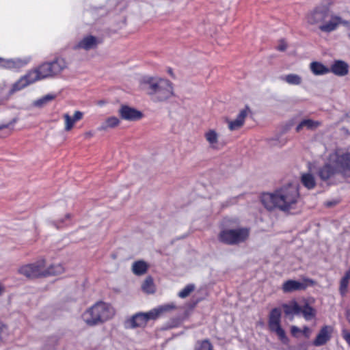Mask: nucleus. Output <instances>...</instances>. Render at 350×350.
Returning <instances> with one entry per match:
<instances>
[{"instance_id":"obj_1","label":"nucleus","mask_w":350,"mask_h":350,"mask_svg":"<svg viewBox=\"0 0 350 350\" xmlns=\"http://www.w3.org/2000/svg\"><path fill=\"white\" fill-rule=\"evenodd\" d=\"M333 4V0H322L310 14V23L319 24V29L323 33L333 32L340 25L350 28V21L343 19L338 14H329L330 8Z\"/></svg>"},{"instance_id":"obj_2","label":"nucleus","mask_w":350,"mask_h":350,"mask_svg":"<svg viewBox=\"0 0 350 350\" xmlns=\"http://www.w3.org/2000/svg\"><path fill=\"white\" fill-rule=\"evenodd\" d=\"M299 196L298 185L288 183L273 193L264 194L261 198V202L268 210L278 208L286 211L291 208L292 205L297 202Z\"/></svg>"},{"instance_id":"obj_3","label":"nucleus","mask_w":350,"mask_h":350,"mask_svg":"<svg viewBox=\"0 0 350 350\" xmlns=\"http://www.w3.org/2000/svg\"><path fill=\"white\" fill-rule=\"evenodd\" d=\"M140 87L154 103H163L174 96L173 83L167 79L144 76Z\"/></svg>"},{"instance_id":"obj_4","label":"nucleus","mask_w":350,"mask_h":350,"mask_svg":"<svg viewBox=\"0 0 350 350\" xmlns=\"http://www.w3.org/2000/svg\"><path fill=\"white\" fill-rule=\"evenodd\" d=\"M335 174H340L344 178L350 180V152L336 151L331 154L328 163L320 170L319 176L327 180Z\"/></svg>"},{"instance_id":"obj_5","label":"nucleus","mask_w":350,"mask_h":350,"mask_svg":"<svg viewBox=\"0 0 350 350\" xmlns=\"http://www.w3.org/2000/svg\"><path fill=\"white\" fill-rule=\"evenodd\" d=\"M250 229L247 227L227 228L221 229L217 234L219 243L226 245H239L250 237Z\"/></svg>"},{"instance_id":"obj_6","label":"nucleus","mask_w":350,"mask_h":350,"mask_svg":"<svg viewBox=\"0 0 350 350\" xmlns=\"http://www.w3.org/2000/svg\"><path fill=\"white\" fill-rule=\"evenodd\" d=\"M175 308L176 306L173 304H165L146 313H137L125 321L124 327L126 328H135L145 326L149 320H154L162 313L174 309Z\"/></svg>"},{"instance_id":"obj_7","label":"nucleus","mask_w":350,"mask_h":350,"mask_svg":"<svg viewBox=\"0 0 350 350\" xmlns=\"http://www.w3.org/2000/svg\"><path fill=\"white\" fill-rule=\"evenodd\" d=\"M87 325L94 326L107 321L109 317L108 306L103 302H98L89 308L83 315Z\"/></svg>"},{"instance_id":"obj_8","label":"nucleus","mask_w":350,"mask_h":350,"mask_svg":"<svg viewBox=\"0 0 350 350\" xmlns=\"http://www.w3.org/2000/svg\"><path fill=\"white\" fill-rule=\"evenodd\" d=\"M67 67L63 58L57 57L51 62H46L40 65L42 77H53L59 75Z\"/></svg>"},{"instance_id":"obj_9","label":"nucleus","mask_w":350,"mask_h":350,"mask_svg":"<svg viewBox=\"0 0 350 350\" xmlns=\"http://www.w3.org/2000/svg\"><path fill=\"white\" fill-rule=\"evenodd\" d=\"M45 78L46 77H42V74L41 73L40 66L36 70L30 71L27 75L22 77L16 83H14L10 92H15L16 91H19L27 87L28 85L31 84L38 80L43 79Z\"/></svg>"},{"instance_id":"obj_10","label":"nucleus","mask_w":350,"mask_h":350,"mask_svg":"<svg viewBox=\"0 0 350 350\" xmlns=\"http://www.w3.org/2000/svg\"><path fill=\"white\" fill-rule=\"evenodd\" d=\"M45 267V260L42 259L35 263L25 265L22 266L18 272L27 278H40L43 277V269Z\"/></svg>"},{"instance_id":"obj_11","label":"nucleus","mask_w":350,"mask_h":350,"mask_svg":"<svg viewBox=\"0 0 350 350\" xmlns=\"http://www.w3.org/2000/svg\"><path fill=\"white\" fill-rule=\"evenodd\" d=\"M118 114L121 119L130 122L138 121L144 117V113L141 111L127 105L120 106Z\"/></svg>"},{"instance_id":"obj_12","label":"nucleus","mask_w":350,"mask_h":350,"mask_svg":"<svg viewBox=\"0 0 350 350\" xmlns=\"http://www.w3.org/2000/svg\"><path fill=\"white\" fill-rule=\"evenodd\" d=\"M334 330V327L332 325L323 326L313 340L312 345L315 347L325 345L332 338Z\"/></svg>"},{"instance_id":"obj_13","label":"nucleus","mask_w":350,"mask_h":350,"mask_svg":"<svg viewBox=\"0 0 350 350\" xmlns=\"http://www.w3.org/2000/svg\"><path fill=\"white\" fill-rule=\"evenodd\" d=\"M286 316L301 314L306 318V302L303 306H299L295 300L288 304H283L282 306Z\"/></svg>"},{"instance_id":"obj_14","label":"nucleus","mask_w":350,"mask_h":350,"mask_svg":"<svg viewBox=\"0 0 350 350\" xmlns=\"http://www.w3.org/2000/svg\"><path fill=\"white\" fill-rule=\"evenodd\" d=\"M100 41L94 36H88L83 38L77 45L74 46L75 49H83L86 51L96 49Z\"/></svg>"},{"instance_id":"obj_15","label":"nucleus","mask_w":350,"mask_h":350,"mask_svg":"<svg viewBox=\"0 0 350 350\" xmlns=\"http://www.w3.org/2000/svg\"><path fill=\"white\" fill-rule=\"evenodd\" d=\"M349 66L342 60H335L329 68L331 72L339 77H344L349 73Z\"/></svg>"},{"instance_id":"obj_16","label":"nucleus","mask_w":350,"mask_h":350,"mask_svg":"<svg viewBox=\"0 0 350 350\" xmlns=\"http://www.w3.org/2000/svg\"><path fill=\"white\" fill-rule=\"evenodd\" d=\"M282 311L279 308H273L269 314L268 326L269 329L281 325Z\"/></svg>"},{"instance_id":"obj_17","label":"nucleus","mask_w":350,"mask_h":350,"mask_svg":"<svg viewBox=\"0 0 350 350\" xmlns=\"http://www.w3.org/2000/svg\"><path fill=\"white\" fill-rule=\"evenodd\" d=\"M248 107L245 109H242L238 114L237 118L234 120L229 122L228 128L231 131L237 130L241 128L245 122V119L247 115Z\"/></svg>"},{"instance_id":"obj_18","label":"nucleus","mask_w":350,"mask_h":350,"mask_svg":"<svg viewBox=\"0 0 350 350\" xmlns=\"http://www.w3.org/2000/svg\"><path fill=\"white\" fill-rule=\"evenodd\" d=\"M305 288L306 284L304 283L293 280L286 281L282 285L284 293H292L296 291L304 290Z\"/></svg>"},{"instance_id":"obj_19","label":"nucleus","mask_w":350,"mask_h":350,"mask_svg":"<svg viewBox=\"0 0 350 350\" xmlns=\"http://www.w3.org/2000/svg\"><path fill=\"white\" fill-rule=\"evenodd\" d=\"M25 64V62L21 59H3L0 57V67L3 68L12 69L20 68Z\"/></svg>"},{"instance_id":"obj_20","label":"nucleus","mask_w":350,"mask_h":350,"mask_svg":"<svg viewBox=\"0 0 350 350\" xmlns=\"http://www.w3.org/2000/svg\"><path fill=\"white\" fill-rule=\"evenodd\" d=\"M148 269V265L144 260H137L133 263L132 271L136 275L145 274Z\"/></svg>"},{"instance_id":"obj_21","label":"nucleus","mask_w":350,"mask_h":350,"mask_svg":"<svg viewBox=\"0 0 350 350\" xmlns=\"http://www.w3.org/2000/svg\"><path fill=\"white\" fill-rule=\"evenodd\" d=\"M310 69L315 75H323L330 72L329 68L319 62H313L310 64Z\"/></svg>"},{"instance_id":"obj_22","label":"nucleus","mask_w":350,"mask_h":350,"mask_svg":"<svg viewBox=\"0 0 350 350\" xmlns=\"http://www.w3.org/2000/svg\"><path fill=\"white\" fill-rule=\"evenodd\" d=\"M295 124V122L294 119L289 120L284 126H282L280 134L277 135L276 138L273 140L278 141L280 146L284 145L286 143L287 139H282V136L287 133L291 129V127L294 126Z\"/></svg>"},{"instance_id":"obj_23","label":"nucleus","mask_w":350,"mask_h":350,"mask_svg":"<svg viewBox=\"0 0 350 350\" xmlns=\"http://www.w3.org/2000/svg\"><path fill=\"white\" fill-rule=\"evenodd\" d=\"M295 124V122L294 119L289 120L284 126H282L280 134L277 135L276 138L273 140L278 141L280 146L284 145L286 143L287 139H282V136L287 133L291 129V127L294 126Z\"/></svg>"},{"instance_id":"obj_24","label":"nucleus","mask_w":350,"mask_h":350,"mask_svg":"<svg viewBox=\"0 0 350 350\" xmlns=\"http://www.w3.org/2000/svg\"><path fill=\"white\" fill-rule=\"evenodd\" d=\"M64 271V267L62 265H52L47 269H43L42 275L43 277H47L49 275H55L62 273Z\"/></svg>"},{"instance_id":"obj_25","label":"nucleus","mask_w":350,"mask_h":350,"mask_svg":"<svg viewBox=\"0 0 350 350\" xmlns=\"http://www.w3.org/2000/svg\"><path fill=\"white\" fill-rule=\"evenodd\" d=\"M57 97L56 94H46L40 98L34 100L33 103V105L38 108H42L47 105L49 102L53 100Z\"/></svg>"},{"instance_id":"obj_26","label":"nucleus","mask_w":350,"mask_h":350,"mask_svg":"<svg viewBox=\"0 0 350 350\" xmlns=\"http://www.w3.org/2000/svg\"><path fill=\"white\" fill-rule=\"evenodd\" d=\"M120 123V120L115 116H111L106 119V120L99 127L100 131H105L109 128H115Z\"/></svg>"},{"instance_id":"obj_27","label":"nucleus","mask_w":350,"mask_h":350,"mask_svg":"<svg viewBox=\"0 0 350 350\" xmlns=\"http://www.w3.org/2000/svg\"><path fill=\"white\" fill-rule=\"evenodd\" d=\"M271 332L275 333L278 339L281 341V342L284 345H288L289 342V339L286 334V332L281 327V325L273 327L269 329Z\"/></svg>"},{"instance_id":"obj_28","label":"nucleus","mask_w":350,"mask_h":350,"mask_svg":"<svg viewBox=\"0 0 350 350\" xmlns=\"http://www.w3.org/2000/svg\"><path fill=\"white\" fill-rule=\"evenodd\" d=\"M193 350H214V347L210 340L206 338L198 340Z\"/></svg>"},{"instance_id":"obj_29","label":"nucleus","mask_w":350,"mask_h":350,"mask_svg":"<svg viewBox=\"0 0 350 350\" xmlns=\"http://www.w3.org/2000/svg\"><path fill=\"white\" fill-rule=\"evenodd\" d=\"M142 288L144 292L148 294L154 293V282L151 276H148L146 278L142 285Z\"/></svg>"},{"instance_id":"obj_30","label":"nucleus","mask_w":350,"mask_h":350,"mask_svg":"<svg viewBox=\"0 0 350 350\" xmlns=\"http://www.w3.org/2000/svg\"><path fill=\"white\" fill-rule=\"evenodd\" d=\"M314 301V298L308 297V321L313 319H314L317 314V310L314 308L309 306Z\"/></svg>"},{"instance_id":"obj_31","label":"nucleus","mask_w":350,"mask_h":350,"mask_svg":"<svg viewBox=\"0 0 350 350\" xmlns=\"http://www.w3.org/2000/svg\"><path fill=\"white\" fill-rule=\"evenodd\" d=\"M284 79L288 83L292 85H298L301 81V77L299 75L295 74H290L285 76Z\"/></svg>"},{"instance_id":"obj_32","label":"nucleus","mask_w":350,"mask_h":350,"mask_svg":"<svg viewBox=\"0 0 350 350\" xmlns=\"http://www.w3.org/2000/svg\"><path fill=\"white\" fill-rule=\"evenodd\" d=\"M195 286L192 284L187 285L182 291L178 293V296L181 298H185L194 291Z\"/></svg>"},{"instance_id":"obj_33","label":"nucleus","mask_w":350,"mask_h":350,"mask_svg":"<svg viewBox=\"0 0 350 350\" xmlns=\"http://www.w3.org/2000/svg\"><path fill=\"white\" fill-rule=\"evenodd\" d=\"M205 137L206 140L211 144L217 142V134L213 130H211L208 132H207L205 135Z\"/></svg>"},{"instance_id":"obj_34","label":"nucleus","mask_w":350,"mask_h":350,"mask_svg":"<svg viewBox=\"0 0 350 350\" xmlns=\"http://www.w3.org/2000/svg\"><path fill=\"white\" fill-rule=\"evenodd\" d=\"M71 218V214L67 213L64 219L56 220V221H51V224L57 228V229H59L64 226V221L66 219H69Z\"/></svg>"},{"instance_id":"obj_35","label":"nucleus","mask_w":350,"mask_h":350,"mask_svg":"<svg viewBox=\"0 0 350 350\" xmlns=\"http://www.w3.org/2000/svg\"><path fill=\"white\" fill-rule=\"evenodd\" d=\"M349 285V280L341 278L340 282L339 291L340 295L343 297L347 292V287Z\"/></svg>"},{"instance_id":"obj_36","label":"nucleus","mask_w":350,"mask_h":350,"mask_svg":"<svg viewBox=\"0 0 350 350\" xmlns=\"http://www.w3.org/2000/svg\"><path fill=\"white\" fill-rule=\"evenodd\" d=\"M64 118L66 122L65 130L68 131L73 127L75 122L68 113H65L64 115Z\"/></svg>"},{"instance_id":"obj_37","label":"nucleus","mask_w":350,"mask_h":350,"mask_svg":"<svg viewBox=\"0 0 350 350\" xmlns=\"http://www.w3.org/2000/svg\"><path fill=\"white\" fill-rule=\"evenodd\" d=\"M302 333L304 335L306 336V326H304L302 329H299L295 325H293L291 327V333L293 336L297 337V334L299 333Z\"/></svg>"},{"instance_id":"obj_38","label":"nucleus","mask_w":350,"mask_h":350,"mask_svg":"<svg viewBox=\"0 0 350 350\" xmlns=\"http://www.w3.org/2000/svg\"><path fill=\"white\" fill-rule=\"evenodd\" d=\"M315 186V180L313 176L308 172V189H311Z\"/></svg>"},{"instance_id":"obj_39","label":"nucleus","mask_w":350,"mask_h":350,"mask_svg":"<svg viewBox=\"0 0 350 350\" xmlns=\"http://www.w3.org/2000/svg\"><path fill=\"white\" fill-rule=\"evenodd\" d=\"M319 124V123L318 122H315L310 119H308V121H307L308 129L316 128Z\"/></svg>"},{"instance_id":"obj_40","label":"nucleus","mask_w":350,"mask_h":350,"mask_svg":"<svg viewBox=\"0 0 350 350\" xmlns=\"http://www.w3.org/2000/svg\"><path fill=\"white\" fill-rule=\"evenodd\" d=\"M287 48V44L284 40H280L276 49L280 51H284Z\"/></svg>"},{"instance_id":"obj_41","label":"nucleus","mask_w":350,"mask_h":350,"mask_svg":"<svg viewBox=\"0 0 350 350\" xmlns=\"http://www.w3.org/2000/svg\"><path fill=\"white\" fill-rule=\"evenodd\" d=\"M306 126V118H304L301 120V122L297 124V126H296V131L297 132H299L300 130Z\"/></svg>"},{"instance_id":"obj_42","label":"nucleus","mask_w":350,"mask_h":350,"mask_svg":"<svg viewBox=\"0 0 350 350\" xmlns=\"http://www.w3.org/2000/svg\"><path fill=\"white\" fill-rule=\"evenodd\" d=\"M83 115V114L82 112H81L79 111H76L75 112V114H74V116H73L72 119L74 120L75 122L79 121L81 119H82Z\"/></svg>"},{"instance_id":"obj_43","label":"nucleus","mask_w":350,"mask_h":350,"mask_svg":"<svg viewBox=\"0 0 350 350\" xmlns=\"http://www.w3.org/2000/svg\"><path fill=\"white\" fill-rule=\"evenodd\" d=\"M342 336H343L344 339L346 340V342L350 346V333L347 332L345 330H343L342 331Z\"/></svg>"},{"instance_id":"obj_44","label":"nucleus","mask_w":350,"mask_h":350,"mask_svg":"<svg viewBox=\"0 0 350 350\" xmlns=\"http://www.w3.org/2000/svg\"><path fill=\"white\" fill-rule=\"evenodd\" d=\"M5 329H6V326L0 321V342L3 340L2 334Z\"/></svg>"},{"instance_id":"obj_45","label":"nucleus","mask_w":350,"mask_h":350,"mask_svg":"<svg viewBox=\"0 0 350 350\" xmlns=\"http://www.w3.org/2000/svg\"><path fill=\"white\" fill-rule=\"evenodd\" d=\"M306 173L301 174V183L304 186H306Z\"/></svg>"},{"instance_id":"obj_46","label":"nucleus","mask_w":350,"mask_h":350,"mask_svg":"<svg viewBox=\"0 0 350 350\" xmlns=\"http://www.w3.org/2000/svg\"><path fill=\"white\" fill-rule=\"evenodd\" d=\"M16 120L14 119L10 124L0 125V130H1L3 129L8 128L10 124L16 122Z\"/></svg>"},{"instance_id":"obj_47","label":"nucleus","mask_w":350,"mask_h":350,"mask_svg":"<svg viewBox=\"0 0 350 350\" xmlns=\"http://www.w3.org/2000/svg\"><path fill=\"white\" fill-rule=\"evenodd\" d=\"M342 278L347 280L349 281V279H350V268L345 272V275Z\"/></svg>"},{"instance_id":"obj_48","label":"nucleus","mask_w":350,"mask_h":350,"mask_svg":"<svg viewBox=\"0 0 350 350\" xmlns=\"http://www.w3.org/2000/svg\"><path fill=\"white\" fill-rule=\"evenodd\" d=\"M167 72L173 77L174 78V75L173 73L172 69L171 68H169L167 70Z\"/></svg>"},{"instance_id":"obj_49","label":"nucleus","mask_w":350,"mask_h":350,"mask_svg":"<svg viewBox=\"0 0 350 350\" xmlns=\"http://www.w3.org/2000/svg\"><path fill=\"white\" fill-rule=\"evenodd\" d=\"M313 283H314V281L308 278V286L312 285Z\"/></svg>"},{"instance_id":"obj_50","label":"nucleus","mask_w":350,"mask_h":350,"mask_svg":"<svg viewBox=\"0 0 350 350\" xmlns=\"http://www.w3.org/2000/svg\"><path fill=\"white\" fill-rule=\"evenodd\" d=\"M3 291H4L3 286L0 283V295L3 293Z\"/></svg>"},{"instance_id":"obj_51","label":"nucleus","mask_w":350,"mask_h":350,"mask_svg":"<svg viewBox=\"0 0 350 350\" xmlns=\"http://www.w3.org/2000/svg\"><path fill=\"white\" fill-rule=\"evenodd\" d=\"M347 319L348 321L350 323V312L349 311L347 312Z\"/></svg>"},{"instance_id":"obj_52","label":"nucleus","mask_w":350,"mask_h":350,"mask_svg":"<svg viewBox=\"0 0 350 350\" xmlns=\"http://www.w3.org/2000/svg\"><path fill=\"white\" fill-rule=\"evenodd\" d=\"M49 350H55L54 346L51 347L49 348Z\"/></svg>"}]
</instances>
